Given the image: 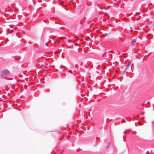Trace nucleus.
<instances>
[{"instance_id": "obj_9", "label": "nucleus", "mask_w": 154, "mask_h": 154, "mask_svg": "<svg viewBox=\"0 0 154 154\" xmlns=\"http://www.w3.org/2000/svg\"><path fill=\"white\" fill-rule=\"evenodd\" d=\"M132 61V60H131V61H130V64L131 63V62Z\"/></svg>"}, {"instance_id": "obj_6", "label": "nucleus", "mask_w": 154, "mask_h": 154, "mask_svg": "<svg viewBox=\"0 0 154 154\" xmlns=\"http://www.w3.org/2000/svg\"><path fill=\"white\" fill-rule=\"evenodd\" d=\"M45 45H46L47 46H48V42H47V43H46L45 44Z\"/></svg>"}, {"instance_id": "obj_5", "label": "nucleus", "mask_w": 154, "mask_h": 154, "mask_svg": "<svg viewBox=\"0 0 154 154\" xmlns=\"http://www.w3.org/2000/svg\"><path fill=\"white\" fill-rule=\"evenodd\" d=\"M47 20H44L43 21H44V23H47L46 22V21H47Z\"/></svg>"}, {"instance_id": "obj_10", "label": "nucleus", "mask_w": 154, "mask_h": 154, "mask_svg": "<svg viewBox=\"0 0 154 154\" xmlns=\"http://www.w3.org/2000/svg\"><path fill=\"white\" fill-rule=\"evenodd\" d=\"M112 52V51H108V52Z\"/></svg>"}, {"instance_id": "obj_12", "label": "nucleus", "mask_w": 154, "mask_h": 154, "mask_svg": "<svg viewBox=\"0 0 154 154\" xmlns=\"http://www.w3.org/2000/svg\"><path fill=\"white\" fill-rule=\"evenodd\" d=\"M111 56H112V54H110Z\"/></svg>"}, {"instance_id": "obj_1", "label": "nucleus", "mask_w": 154, "mask_h": 154, "mask_svg": "<svg viewBox=\"0 0 154 154\" xmlns=\"http://www.w3.org/2000/svg\"><path fill=\"white\" fill-rule=\"evenodd\" d=\"M9 73V72L8 70L4 69L1 72V76L2 78H5Z\"/></svg>"}, {"instance_id": "obj_2", "label": "nucleus", "mask_w": 154, "mask_h": 154, "mask_svg": "<svg viewBox=\"0 0 154 154\" xmlns=\"http://www.w3.org/2000/svg\"><path fill=\"white\" fill-rule=\"evenodd\" d=\"M130 64H128V66L126 67H125V69L123 71V73L128 68L129 66H130Z\"/></svg>"}, {"instance_id": "obj_4", "label": "nucleus", "mask_w": 154, "mask_h": 154, "mask_svg": "<svg viewBox=\"0 0 154 154\" xmlns=\"http://www.w3.org/2000/svg\"><path fill=\"white\" fill-rule=\"evenodd\" d=\"M60 1V3L62 5H63V1Z\"/></svg>"}, {"instance_id": "obj_11", "label": "nucleus", "mask_w": 154, "mask_h": 154, "mask_svg": "<svg viewBox=\"0 0 154 154\" xmlns=\"http://www.w3.org/2000/svg\"><path fill=\"white\" fill-rule=\"evenodd\" d=\"M62 27H60V29H62Z\"/></svg>"}, {"instance_id": "obj_3", "label": "nucleus", "mask_w": 154, "mask_h": 154, "mask_svg": "<svg viewBox=\"0 0 154 154\" xmlns=\"http://www.w3.org/2000/svg\"><path fill=\"white\" fill-rule=\"evenodd\" d=\"M137 42V41L136 39H133L131 42V43H135Z\"/></svg>"}, {"instance_id": "obj_13", "label": "nucleus", "mask_w": 154, "mask_h": 154, "mask_svg": "<svg viewBox=\"0 0 154 154\" xmlns=\"http://www.w3.org/2000/svg\"><path fill=\"white\" fill-rule=\"evenodd\" d=\"M45 28H44V30L45 29Z\"/></svg>"}, {"instance_id": "obj_7", "label": "nucleus", "mask_w": 154, "mask_h": 154, "mask_svg": "<svg viewBox=\"0 0 154 154\" xmlns=\"http://www.w3.org/2000/svg\"><path fill=\"white\" fill-rule=\"evenodd\" d=\"M131 68H130V69L129 71L130 72H131Z\"/></svg>"}, {"instance_id": "obj_8", "label": "nucleus", "mask_w": 154, "mask_h": 154, "mask_svg": "<svg viewBox=\"0 0 154 154\" xmlns=\"http://www.w3.org/2000/svg\"><path fill=\"white\" fill-rule=\"evenodd\" d=\"M16 35L17 36H18V37L19 36L17 33H16Z\"/></svg>"}]
</instances>
